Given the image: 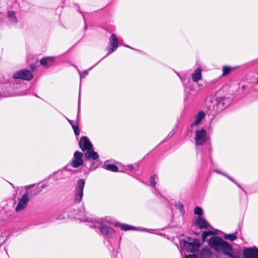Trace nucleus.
<instances>
[{"label": "nucleus", "instance_id": "21", "mask_svg": "<svg viewBox=\"0 0 258 258\" xmlns=\"http://www.w3.org/2000/svg\"><path fill=\"white\" fill-rule=\"evenodd\" d=\"M216 233L212 230L204 232L202 234V239L204 241L206 240L207 237L211 235L216 234Z\"/></svg>", "mask_w": 258, "mask_h": 258}, {"label": "nucleus", "instance_id": "16", "mask_svg": "<svg viewBox=\"0 0 258 258\" xmlns=\"http://www.w3.org/2000/svg\"><path fill=\"white\" fill-rule=\"evenodd\" d=\"M211 252L209 248H204L200 253V258H211Z\"/></svg>", "mask_w": 258, "mask_h": 258}, {"label": "nucleus", "instance_id": "26", "mask_svg": "<svg viewBox=\"0 0 258 258\" xmlns=\"http://www.w3.org/2000/svg\"><path fill=\"white\" fill-rule=\"evenodd\" d=\"M88 71H85L81 73L80 74V78L82 79V78H84L86 75H88Z\"/></svg>", "mask_w": 258, "mask_h": 258}, {"label": "nucleus", "instance_id": "23", "mask_svg": "<svg viewBox=\"0 0 258 258\" xmlns=\"http://www.w3.org/2000/svg\"><path fill=\"white\" fill-rule=\"evenodd\" d=\"M225 239H229L233 241L237 238V236L234 234H226L224 236Z\"/></svg>", "mask_w": 258, "mask_h": 258}, {"label": "nucleus", "instance_id": "30", "mask_svg": "<svg viewBox=\"0 0 258 258\" xmlns=\"http://www.w3.org/2000/svg\"><path fill=\"white\" fill-rule=\"evenodd\" d=\"M124 46H125V47H129V46H128V45H124Z\"/></svg>", "mask_w": 258, "mask_h": 258}, {"label": "nucleus", "instance_id": "31", "mask_svg": "<svg viewBox=\"0 0 258 258\" xmlns=\"http://www.w3.org/2000/svg\"><path fill=\"white\" fill-rule=\"evenodd\" d=\"M257 83H258V77H257Z\"/></svg>", "mask_w": 258, "mask_h": 258}, {"label": "nucleus", "instance_id": "12", "mask_svg": "<svg viewBox=\"0 0 258 258\" xmlns=\"http://www.w3.org/2000/svg\"><path fill=\"white\" fill-rule=\"evenodd\" d=\"M195 223L201 229H207L210 226V225L208 223V222L201 216H198Z\"/></svg>", "mask_w": 258, "mask_h": 258}, {"label": "nucleus", "instance_id": "3", "mask_svg": "<svg viewBox=\"0 0 258 258\" xmlns=\"http://www.w3.org/2000/svg\"><path fill=\"white\" fill-rule=\"evenodd\" d=\"M200 244L201 242L200 240L197 239H195L190 241H186L184 240L181 242L182 248L187 251L191 252L197 251L200 248Z\"/></svg>", "mask_w": 258, "mask_h": 258}, {"label": "nucleus", "instance_id": "13", "mask_svg": "<svg viewBox=\"0 0 258 258\" xmlns=\"http://www.w3.org/2000/svg\"><path fill=\"white\" fill-rule=\"evenodd\" d=\"M205 114L202 111H199L198 114L195 116V119L191 124V126L198 125L199 124L202 120L205 117Z\"/></svg>", "mask_w": 258, "mask_h": 258}, {"label": "nucleus", "instance_id": "14", "mask_svg": "<svg viewBox=\"0 0 258 258\" xmlns=\"http://www.w3.org/2000/svg\"><path fill=\"white\" fill-rule=\"evenodd\" d=\"M192 80L194 82H197L202 79V69L200 68L197 69L192 74Z\"/></svg>", "mask_w": 258, "mask_h": 258}, {"label": "nucleus", "instance_id": "2", "mask_svg": "<svg viewBox=\"0 0 258 258\" xmlns=\"http://www.w3.org/2000/svg\"><path fill=\"white\" fill-rule=\"evenodd\" d=\"M79 145L82 150H86L85 154L86 158H92L94 160H97L98 159L97 153L92 150V144L87 137L81 138L79 142Z\"/></svg>", "mask_w": 258, "mask_h": 258}, {"label": "nucleus", "instance_id": "5", "mask_svg": "<svg viewBox=\"0 0 258 258\" xmlns=\"http://www.w3.org/2000/svg\"><path fill=\"white\" fill-rule=\"evenodd\" d=\"M195 143L197 146L203 145L207 142L208 136L205 130L198 129L195 131Z\"/></svg>", "mask_w": 258, "mask_h": 258}, {"label": "nucleus", "instance_id": "7", "mask_svg": "<svg viewBox=\"0 0 258 258\" xmlns=\"http://www.w3.org/2000/svg\"><path fill=\"white\" fill-rule=\"evenodd\" d=\"M13 78L25 80H30L33 78L32 73L28 70H22L14 74Z\"/></svg>", "mask_w": 258, "mask_h": 258}, {"label": "nucleus", "instance_id": "32", "mask_svg": "<svg viewBox=\"0 0 258 258\" xmlns=\"http://www.w3.org/2000/svg\"><path fill=\"white\" fill-rule=\"evenodd\" d=\"M32 185H29V187H31Z\"/></svg>", "mask_w": 258, "mask_h": 258}, {"label": "nucleus", "instance_id": "17", "mask_svg": "<svg viewBox=\"0 0 258 258\" xmlns=\"http://www.w3.org/2000/svg\"><path fill=\"white\" fill-rule=\"evenodd\" d=\"M8 16L9 20L12 23L15 24L17 22V19L15 15V13L13 11L8 12Z\"/></svg>", "mask_w": 258, "mask_h": 258}, {"label": "nucleus", "instance_id": "8", "mask_svg": "<svg viewBox=\"0 0 258 258\" xmlns=\"http://www.w3.org/2000/svg\"><path fill=\"white\" fill-rule=\"evenodd\" d=\"M83 163V154L79 151L75 152L70 165L74 168H77L82 165Z\"/></svg>", "mask_w": 258, "mask_h": 258}, {"label": "nucleus", "instance_id": "28", "mask_svg": "<svg viewBox=\"0 0 258 258\" xmlns=\"http://www.w3.org/2000/svg\"><path fill=\"white\" fill-rule=\"evenodd\" d=\"M46 186V185L45 184H43L40 187V189L38 190V192H40L42 190V189L43 188H44Z\"/></svg>", "mask_w": 258, "mask_h": 258}, {"label": "nucleus", "instance_id": "18", "mask_svg": "<svg viewBox=\"0 0 258 258\" xmlns=\"http://www.w3.org/2000/svg\"><path fill=\"white\" fill-rule=\"evenodd\" d=\"M235 70L234 68H232L229 66H224L222 68V76H226L229 74L231 71H234Z\"/></svg>", "mask_w": 258, "mask_h": 258}, {"label": "nucleus", "instance_id": "24", "mask_svg": "<svg viewBox=\"0 0 258 258\" xmlns=\"http://www.w3.org/2000/svg\"><path fill=\"white\" fill-rule=\"evenodd\" d=\"M195 214L201 216L203 214L202 209L199 207H196L195 209Z\"/></svg>", "mask_w": 258, "mask_h": 258}, {"label": "nucleus", "instance_id": "4", "mask_svg": "<svg viewBox=\"0 0 258 258\" xmlns=\"http://www.w3.org/2000/svg\"><path fill=\"white\" fill-rule=\"evenodd\" d=\"M85 183V180L83 179L78 180L77 185L75 189L74 202L76 203H79L82 200L83 196V189Z\"/></svg>", "mask_w": 258, "mask_h": 258}, {"label": "nucleus", "instance_id": "29", "mask_svg": "<svg viewBox=\"0 0 258 258\" xmlns=\"http://www.w3.org/2000/svg\"><path fill=\"white\" fill-rule=\"evenodd\" d=\"M227 176V177H228L230 180H231V181H233V182H234V180L233 179V178H232L231 177H229V176Z\"/></svg>", "mask_w": 258, "mask_h": 258}, {"label": "nucleus", "instance_id": "22", "mask_svg": "<svg viewBox=\"0 0 258 258\" xmlns=\"http://www.w3.org/2000/svg\"><path fill=\"white\" fill-rule=\"evenodd\" d=\"M106 169L108 170H110L113 172H116L118 170L117 167L113 164L107 165L106 166Z\"/></svg>", "mask_w": 258, "mask_h": 258}, {"label": "nucleus", "instance_id": "20", "mask_svg": "<svg viewBox=\"0 0 258 258\" xmlns=\"http://www.w3.org/2000/svg\"><path fill=\"white\" fill-rule=\"evenodd\" d=\"M119 226L121 229L124 231H127L129 230H138V228L137 227H135L125 224H120Z\"/></svg>", "mask_w": 258, "mask_h": 258}, {"label": "nucleus", "instance_id": "25", "mask_svg": "<svg viewBox=\"0 0 258 258\" xmlns=\"http://www.w3.org/2000/svg\"><path fill=\"white\" fill-rule=\"evenodd\" d=\"M156 179H158V177L156 175H154L152 176L150 179V184L153 186H155Z\"/></svg>", "mask_w": 258, "mask_h": 258}, {"label": "nucleus", "instance_id": "1", "mask_svg": "<svg viewBox=\"0 0 258 258\" xmlns=\"http://www.w3.org/2000/svg\"><path fill=\"white\" fill-rule=\"evenodd\" d=\"M209 243L210 246L217 251H222L226 255L233 258V252L231 245L224 241L221 238L214 236L211 237Z\"/></svg>", "mask_w": 258, "mask_h": 258}, {"label": "nucleus", "instance_id": "27", "mask_svg": "<svg viewBox=\"0 0 258 258\" xmlns=\"http://www.w3.org/2000/svg\"><path fill=\"white\" fill-rule=\"evenodd\" d=\"M184 258H197V256L195 254L187 255Z\"/></svg>", "mask_w": 258, "mask_h": 258}, {"label": "nucleus", "instance_id": "15", "mask_svg": "<svg viewBox=\"0 0 258 258\" xmlns=\"http://www.w3.org/2000/svg\"><path fill=\"white\" fill-rule=\"evenodd\" d=\"M53 58L52 57H43L40 60V63L45 67H48L53 63Z\"/></svg>", "mask_w": 258, "mask_h": 258}, {"label": "nucleus", "instance_id": "6", "mask_svg": "<svg viewBox=\"0 0 258 258\" xmlns=\"http://www.w3.org/2000/svg\"><path fill=\"white\" fill-rule=\"evenodd\" d=\"M29 202V197L28 193L24 194L18 200L17 206L15 210L16 212L22 211L27 207Z\"/></svg>", "mask_w": 258, "mask_h": 258}, {"label": "nucleus", "instance_id": "11", "mask_svg": "<svg viewBox=\"0 0 258 258\" xmlns=\"http://www.w3.org/2000/svg\"><path fill=\"white\" fill-rule=\"evenodd\" d=\"M109 43L110 46H112V48H109L108 49V54L111 53L114 51H115L118 46L117 38L116 36L114 34H112L111 35L110 38Z\"/></svg>", "mask_w": 258, "mask_h": 258}, {"label": "nucleus", "instance_id": "10", "mask_svg": "<svg viewBox=\"0 0 258 258\" xmlns=\"http://www.w3.org/2000/svg\"><path fill=\"white\" fill-rule=\"evenodd\" d=\"M97 226L99 228L100 232L109 237H112L115 234L114 230L110 227L107 226L103 224L98 223Z\"/></svg>", "mask_w": 258, "mask_h": 258}, {"label": "nucleus", "instance_id": "19", "mask_svg": "<svg viewBox=\"0 0 258 258\" xmlns=\"http://www.w3.org/2000/svg\"><path fill=\"white\" fill-rule=\"evenodd\" d=\"M68 121L71 124V125L74 130L75 135L76 136L79 135V126H78V123L76 122H73V121L72 120H71L69 119H68Z\"/></svg>", "mask_w": 258, "mask_h": 258}, {"label": "nucleus", "instance_id": "9", "mask_svg": "<svg viewBox=\"0 0 258 258\" xmlns=\"http://www.w3.org/2000/svg\"><path fill=\"white\" fill-rule=\"evenodd\" d=\"M243 258H258V248L255 247L246 248L243 251Z\"/></svg>", "mask_w": 258, "mask_h": 258}]
</instances>
